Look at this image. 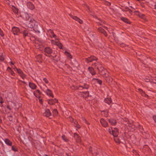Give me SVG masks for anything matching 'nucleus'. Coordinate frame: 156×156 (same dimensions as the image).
Returning <instances> with one entry per match:
<instances>
[{"label": "nucleus", "mask_w": 156, "mask_h": 156, "mask_svg": "<svg viewBox=\"0 0 156 156\" xmlns=\"http://www.w3.org/2000/svg\"><path fill=\"white\" fill-rule=\"evenodd\" d=\"M103 76L107 78L106 80H107L109 78V73L108 71H107V72L105 73Z\"/></svg>", "instance_id": "29"}, {"label": "nucleus", "mask_w": 156, "mask_h": 156, "mask_svg": "<svg viewBox=\"0 0 156 156\" xmlns=\"http://www.w3.org/2000/svg\"><path fill=\"white\" fill-rule=\"evenodd\" d=\"M49 96H51V97L53 98V96L52 94V92L49 90Z\"/></svg>", "instance_id": "37"}, {"label": "nucleus", "mask_w": 156, "mask_h": 156, "mask_svg": "<svg viewBox=\"0 0 156 156\" xmlns=\"http://www.w3.org/2000/svg\"><path fill=\"white\" fill-rule=\"evenodd\" d=\"M42 88L44 91L48 95L49 93V90L48 87L46 86L45 84H43Z\"/></svg>", "instance_id": "12"}, {"label": "nucleus", "mask_w": 156, "mask_h": 156, "mask_svg": "<svg viewBox=\"0 0 156 156\" xmlns=\"http://www.w3.org/2000/svg\"><path fill=\"white\" fill-rule=\"evenodd\" d=\"M12 150H13L14 151H16V149L13 146H12Z\"/></svg>", "instance_id": "44"}, {"label": "nucleus", "mask_w": 156, "mask_h": 156, "mask_svg": "<svg viewBox=\"0 0 156 156\" xmlns=\"http://www.w3.org/2000/svg\"><path fill=\"white\" fill-rule=\"evenodd\" d=\"M65 53L66 55L69 58H72V55L68 52L67 51H66L65 52Z\"/></svg>", "instance_id": "25"}, {"label": "nucleus", "mask_w": 156, "mask_h": 156, "mask_svg": "<svg viewBox=\"0 0 156 156\" xmlns=\"http://www.w3.org/2000/svg\"><path fill=\"white\" fill-rule=\"evenodd\" d=\"M49 54H50V53H51V50L49 49Z\"/></svg>", "instance_id": "54"}, {"label": "nucleus", "mask_w": 156, "mask_h": 156, "mask_svg": "<svg viewBox=\"0 0 156 156\" xmlns=\"http://www.w3.org/2000/svg\"><path fill=\"white\" fill-rule=\"evenodd\" d=\"M113 129H112V127H110L108 129V131L109 133L111 134H112V132Z\"/></svg>", "instance_id": "31"}, {"label": "nucleus", "mask_w": 156, "mask_h": 156, "mask_svg": "<svg viewBox=\"0 0 156 156\" xmlns=\"http://www.w3.org/2000/svg\"><path fill=\"white\" fill-rule=\"evenodd\" d=\"M57 101L55 98L54 99H49V105H53L54 103L57 102Z\"/></svg>", "instance_id": "16"}, {"label": "nucleus", "mask_w": 156, "mask_h": 156, "mask_svg": "<svg viewBox=\"0 0 156 156\" xmlns=\"http://www.w3.org/2000/svg\"><path fill=\"white\" fill-rule=\"evenodd\" d=\"M100 122L101 125L104 127H106L108 126V122L104 119H101Z\"/></svg>", "instance_id": "10"}, {"label": "nucleus", "mask_w": 156, "mask_h": 156, "mask_svg": "<svg viewBox=\"0 0 156 156\" xmlns=\"http://www.w3.org/2000/svg\"><path fill=\"white\" fill-rule=\"evenodd\" d=\"M109 123L112 126L115 125L116 124V121L114 119H111L109 120Z\"/></svg>", "instance_id": "14"}, {"label": "nucleus", "mask_w": 156, "mask_h": 156, "mask_svg": "<svg viewBox=\"0 0 156 156\" xmlns=\"http://www.w3.org/2000/svg\"><path fill=\"white\" fill-rule=\"evenodd\" d=\"M92 82L94 83H97L100 85H101L102 83V81L101 80L97 78H93L92 80Z\"/></svg>", "instance_id": "9"}, {"label": "nucleus", "mask_w": 156, "mask_h": 156, "mask_svg": "<svg viewBox=\"0 0 156 156\" xmlns=\"http://www.w3.org/2000/svg\"><path fill=\"white\" fill-rule=\"evenodd\" d=\"M88 69L89 71L92 75H94L95 74V72L94 71V69L92 67H89Z\"/></svg>", "instance_id": "18"}, {"label": "nucleus", "mask_w": 156, "mask_h": 156, "mask_svg": "<svg viewBox=\"0 0 156 156\" xmlns=\"http://www.w3.org/2000/svg\"><path fill=\"white\" fill-rule=\"evenodd\" d=\"M119 134V132L118 129L116 128H114L113 130L112 135H113L114 137L117 136Z\"/></svg>", "instance_id": "8"}, {"label": "nucleus", "mask_w": 156, "mask_h": 156, "mask_svg": "<svg viewBox=\"0 0 156 156\" xmlns=\"http://www.w3.org/2000/svg\"><path fill=\"white\" fill-rule=\"evenodd\" d=\"M39 101H40V103H41L42 101H41V100H40V99H39Z\"/></svg>", "instance_id": "55"}, {"label": "nucleus", "mask_w": 156, "mask_h": 156, "mask_svg": "<svg viewBox=\"0 0 156 156\" xmlns=\"http://www.w3.org/2000/svg\"><path fill=\"white\" fill-rule=\"evenodd\" d=\"M7 3L10 6H11L12 5H10L9 3V0H7L6 1Z\"/></svg>", "instance_id": "43"}, {"label": "nucleus", "mask_w": 156, "mask_h": 156, "mask_svg": "<svg viewBox=\"0 0 156 156\" xmlns=\"http://www.w3.org/2000/svg\"><path fill=\"white\" fill-rule=\"evenodd\" d=\"M49 36L53 38L54 40H51V43L52 44L58 46L60 49H62V46L58 40V38L54 34L52 30L49 29Z\"/></svg>", "instance_id": "1"}, {"label": "nucleus", "mask_w": 156, "mask_h": 156, "mask_svg": "<svg viewBox=\"0 0 156 156\" xmlns=\"http://www.w3.org/2000/svg\"><path fill=\"white\" fill-rule=\"evenodd\" d=\"M11 71V74L12 75H13V74L14 73L12 71V70Z\"/></svg>", "instance_id": "50"}, {"label": "nucleus", "mask_w": 156, "mask_h": 156, "mask_svg": "<svg viewBox=\"0 0 156 156\" xmlns=\"http://www.w3.org/2000/svg\"><path fill=\"white\" fill-rule=\"evenodd\" d=\"M23 18L24 20L26 21V25L27 26L30 27H32L33 26L34 22V20L33 19H31L28 14L27 13H25L23 15Z\"/></svg>", "instance_id": "2"}, {"label": "nucleus", "mask_w": 156, "mask_h": 156, "mask_svg": "<svg viewBox=\"0 0 156 156\" xmlns=\"http://www.w3.org/2000/svg\"><path fill=\"white\" fill-rule=\"evenodd\" d=\"M11 6V8L14 12L15 13H17L18 12V9L13 5Z\"/></svg>", "instance_id": "22"}, {"label": "nucleus", "mask_w": 156, "mask_h": 156, "mask_svg": "<svg viewBox=\"0 0 156 156\" xmlns=\"http://www.w3.org/2000/svg\"><path fill=\"white\" fill-rule=\"evenodd\" d=\"M66 154L67 155V156H69V155L67 154Z\"/></svg>", "instance_id": "59"}, {"label": "nucleus", "mask_w": 156, "mask_h": 156, "mask_svg": "<svg viewBox=\"0 0 156 156\" xmlns=\"http://www.w3.org/2000/svg\"><path fill=\"white\" fill-rule=\"evenodd\" d=\"M10 63L12 65H13V63L12 62H11Z\"/></svg>", "instance_id": "53"}, {"label": "nucleus", "mask_w": 156, "mask_h": 156, "mask_svg": "<svg viewBox=\"0 0 156 156\" xmlns=\"http://www.w3.org/2000/svg\"><path fill=\"white\" fill-rule=\"evenodd\" d=\"M46 156H47V155H46Z\"/></svg>", "instance_id": "62"}, {"label": "nucleus", "mask_w": 156, "mask_h": 156, "mask_svg": "<svg viewBox=\"0 0 156 156\" xmlns=\"http://www.w3.org/2000/svg\"><path fill=\"white\" fill-rule=\"evenodd\" d=\"M44 116H46L47 117H48L49 116L48 112V111H46L44 113Z\"/></svg>", "instance_id": "33"}, {"label": "nucleus", "mask_w": 156, "mask_h": 156, "mask_svg": "<svg viewBox=\"0 0 156 156\" xmlns=\"http://www.w3.org/2000/svg\"><path fill=\"white\" fill-rule=\"evenodd\" d=\"M153 119L154 121L156 122V115H154L153 117Z\"/></svg>", "instance_id": "40"}, {"label": "nucleus", "mask_w": 156, "mask_h": 156, "mask_svg": "<svg viewBox=\"0 0 156 156\" xmlns=\"http://www.w3.org/2000/svg\"><path fill=\"white\" fill-rule=\"evenodd\" d=\"M15 69L16 70H17L18 73L20 74L21 77L23 79H24L25 77V75L24 74L22 71L20 69H18L16 68L15 67Z\"/></svg>", "instance_id": "5"}, {"label": "nucleus", "mask_w": 156, "mask_h": 156, "mask_svg": "<svg viewBox=\"0 0 156 156\" xmlns=\"http://www.w3.org/2000/svg\"><path fill=\"white\" fill-rule=\"evenodd\" d=\"M4 60V58L3 56L2 55L0 56V61H2Z\"/></svg>", "instance_id": "36"}, {"label": "nucleus", "mask_w": 156, "mask_h": 156, "mask_svg": "<svg viewBox=\"0 0 156 156\" xmlns=\"http://www.w3.org/2000/svg\"><path fill=\"white\" fill-rule=\"evenodd\" d=\"M121 19L122 21H123L125 23H130V21H129V20L127 19L126 18L122 17L121 18Z\"/></svg>", "instance_id": "21"}, {"label": "nucleus", "mask_w": 156, "mask_h": 156, "mask_svg": "<svg viewBox=\"0 0 156 156\" xmlns=\"http://www.w3.org/2000/svg\"><path fill=\"white\" fill-rule=\"evenodd\" d=\"M27 6L29 9L32 10H34L35 8L33 4L30 2H28L27 3Z\"/></svg>", "instance_id": "7"}, {"label": "nucleus", "mask_w": 156, "mask_h": 156, "mask_svg": "<svg viewBox=\"0 0 156 156\" xmlns=\"http://www.w3.org/2000/svg\"><path fill=\"white\" fill-rule=\"evenodd\" d=\"M83 121L84 122H85V123H86V124H89V123H88V122H87V121L86 120L84 119H83Z\"/></svg>", "instance_id": "41"}, {"label": "nucleus", "mask_w": 156, "mask_h": 156, "mask_svg": "<svg viewBox=\"0 0 156 156\" xmlns=\"http://www.w3.org/2000/svg\"><path fill=\"white\" fill-rule=\"evenodd\" d=\"M97 58L96 57L93 56H92L88 58H86V61L87 63H89L91 62L93 60H97Z\"/></svg>", "instance_id": "6"}, {"label": "nucleus", "mask_w": 156, "mask_h": 156, "mask_svg": "<svg viewBox=\"0 0 156 156\" xmlns=\"http://www.w3.org/2000/svg\"><path fill=\"white\" fill-rule=\"evenodd\" d=\"M22 82V83H25V81H23Z\"/></svg>", "instance_id": "56"}, {"label": "nucleus", "mask_w": 156, "mask_h": 156, "mask_svg": "<svg viewBox=\"0 0 156 156\" xmlns=\"http://www.w3.org/2000/svg\"><path fill=\"white\" fill-rule=\"evenodd\" d=\"M12 32L14 35H17L20 32V30L18 27H14L12 28Z\"/></svg>", "instance_id": "4"}, {"label": "nucleus", "mask_w": 156, "mask_h": 156, "mask_svg": "<svg viewBox=\"0 0 156 156\" xmlns=\"http://www.w3.org/2000/svg\"><path fill=\"white\" fill-rule=\"evenodd\" d=\"M109 5H110V3H109Z\"/></svg>", "instance_id": "60"}, {"label": "nucleus", "mask_w": 156, "mask_h": 156, "mask_svg": "<svg viewBox=\"0 0 156 156\" xmlns=\"http://www.w3.org/2000/svg\"><path fill=\"white\" fill-rule=\"evenodd\" d=\"M138 90L141 93H142V91H143L141 89H139Z\"/></svg>", "instance_id": "46"}, {"label": "nucleus", "mask_w": 156, "mask_h": 156, "mask_svg": "<svg viewBox=\"0 0 156 156\" xmlns=\"http://www.w3.org/2000/svg\"><path fill=\"white\" fill-rule=\"evenodd\" d=\"M43 80L45 82V83L47 84H48V79L46 78H43Z\"/></svg>", "instance_id": "35"}, {"label": "nucleus", "mask_w": 156, "mask_h": 156, "mask_svg": "<svg viewBox=\"0 0 156 156\" xmlns=\"http://www.w3.org/2000/svg\"><path fill=\"white\" fill-rule=\"evenodd\" d=\"M74 136L75 138L76 139L77 141L78 142H80V137H79L78 135L76 133H75L74 134Z\"/></svg>", "instance_id": "19"}, {"label": "nucleus", "mask_w": 156, "mask_h": 156, "mask_svg": "<svg viewBox=\"0 0 156 156\" xmlns=\"http://www.w3.org/2000/svg\"><path fill=\"white\" fill-rule=\"evenodd\" d=\"M5 141L6 144L7 145H11L12 144V143L8 139H5Z\"/></svg>", "instance_id": "26"}, {"label": "nucleus", "mask_w": 156, "mask_h": 156, "mask_svg": "<svg viewBox=\"0 0 156 156\" xmlns=\"http://www.w3.org/2000/svg\"><path fill=\"white\" fill-rule=\"evenodd\" d=\"M45 55L48 56L49 55V48H46L44 49Z\"/></svg>", "instance_id": "23"}, {"label": "nucleus", "mask_w": 156, "mask_h": 156, "mask_svg": "<svg viewBox=\"0 0 156 156\" xmlns=\"http://www.w3.org/2000/svg\"><path fill=\"white\" fill-rule=\"evenodd\" d=\"M29 86L32 89H35L36 88L37 86L34 83L30 82L29 83Z\"/></svg>", "instance_id": "13"}, {"label": "nucleus", "mask_w": 156, "mask_h": 156, "mask_svg": "<svg viewBox=\"0 0 156 156\" xmlns=\"http://www.w3.org/2000/svg\"><path fill=\"white\" fill-rule=\"evenodd\" d=\"M0 102L1 103H3V101H2V98L1 97H0Z\"/></svg>", "instance_id": "42"}, {"label": "nucleus", "mask_w": 156, "mask_h": 156, "mask_svg": "<svg viewBox=\"0 0 156 156\" xmlns=\"http://www.w3.org/2000/svg\"><path fill=\"white\" fill-rule=\"evenodd\" d=\"M105 103H106L108 105H110L112 101L110 98H107L105 99L104 100Z\"/></svg>", "instance_id": "17"}, {"label": "nucleus", "mask_w": 156, "mask_h": 156, "mask_svg": "<svg viewBox=\"0 0 156 156\" xmlns=\"http://www.w3.org/2000/svg\"><path fill=\"white\" fill-rule=\"evenodd\" d=\"M62 139L64 140L65 142H67L68 141L67 139L64 136H62Z\"/></svg>", "instance_id": "30"}, {"label": "nucleus", "mask_w": 156, "mask_h": 156, "mask_svg": "<svg viewBox=\"0 0 156 156\" xmlns=\"http://www.w3.org/2000/svg\"><path fill=\"white\" fill-rule=\"evenodd\" d=\"M154 8L156 10V4L154 5Z\"/></svg>", "instance_id": "52"}, {"label": "nucleus", "mask_w": 156, "mask_h": 156, "mask_svg": "<svg viewBox=\"0 0 156 156\" xmlns=\"http://www.w3.org/2000/svg\"><path fill=\"white\" fill-rule=\"evenodd\" d=\"M9 119L10 120H12V116H10L9 117Z\"/></svg>", "instance_id": "45"}, {"label": "nucleus", "mask_w": 156, "mask_h": 156, "mask_svg": "<svg viewBox=\"0 0 156 156\" xmlns=\"http://www.w3.org/2000/svg\"><path fill=\"white\" fill-rule=\"evenodd\" d=\"M89 151L90 152H91L92 154H93V153H95L96 154V155H97L98 154V153L97 152H95V151H94V149H93V150L92 148L91 147H90L89 148Z\"/></svg>", "instance_id": "24"}, {"label": "nucleus", "mask_w": 156, "mask_h": 156, "mask_svg": "<svg viewBox=\"0 0 156 156\" xmlns=\"http://www.w3.org/2000/svg\"><path fill=\"white\" fill-rule=\"evenodd\" d=\"M34 94L36 97H37L40 94V91L39 90H36L34 92Z\"/></svg>", "instance_id": "20"}, {"label": "nucleus", "mask_w": 156, "mask_h": 156, "mask_svg": "<svg viewBox=\"0 0 156 156\" xmlns=\"http://www.w3.org/2000/svg\"><path fill=\"white\" fill-rule=\"evenodd\" d=\"M71 118V119H70V121H71V122H73V119L72 118Z\"/></svg>", "instance_id": "51"}, {"label": "nucleus", "mask_w": 156, "mask_h": 156, "mask_svg": "<svg viewBox=\"0 0 156 156\" xmlns=\"http://www.w3.org/2000/svg\"><path fill=\"white\" fill-rule=\"evenodd\" d=\"M80 87H81L83 88H86L87 89L88 88V86L87 85H84V86L83 87H82L81 86H80Z\"/></svg>", "instance_id": "38"}, {"label": "nucleus", "mask_w": 156, "mask_h": 156, "mask_svg": "<svg viewBox=\"0 0 156 156\" xmlns=\"http://www.w3.org/2000/svg\"><path fill=\"white\" fill-rule=\"evenodd\" d=\"M49 116L51 115V113L50 112H49Z\"/></svg>", "instance_id": "58"}, {"label": "nucleus", "mask_w": 156, "mask_h": 156, "mask_svg": "<svg viewBox=\"0 0 156 156\" xmlns=\"http://www.w3.org/2000/svg\"><path fill=\"white\" fill-rule=\"evenodd\" d=\"M23 34L24 37L27 36L28 35V31L27 30H25L23 32Z\"/></svg>", "instance_id": "27"}, {"label": "nucleus", "mask_w": 156, "mask_h": 156, "mask_svg": "<svg viewBox=\"0 0 156 156\" xmlns=\"http://www.w3.org/2000/svg\"><path fill=\"white\" fill-rule=\"evenodd\" d=\"M98 30L100 32H101L102 33L104 34V33H105L104 30L103 29L101 28H99L98 29Z\"/></svg>", "instance_id": "32"}, {"label": "nucleus", "mask_w": 156, "mask_h": 156, "mask_svg": "<svg viewBox=\"0 0 156 156\" xmlns=\"http://www.w3.org/2000/svg\"><path fill=\"white\" fill-rule=\"evenodd\" d=\"M36 58L37 62H41L42 61V55L41 54L38 55L37 56Z\"/></svg>", "instance_id": "15"}, {"label": "nucleus", "mask_w": 156, "mask_h": 156, "mask_svg": "<svg viewBox=\"0 0 156 156\" xmlns=\"http://www.w3.org/2000/svg\"><path fill=\"white\" fill-rule=\"evenodd\" d=\"M76 127L78 128H80V126L78 124L76 126Z\"/></svg>", "instance_id": "48"}, {"label": "nucleus", "mask_w": 156, "mask_h": 156, "mask_svg": "<svg viewBox=\"0 0 156 156\" xmlns=\"http://www.w3.org/2000/svg\"><path fill=\"white\" fill-rule=\"evenodd\" d=\"M0 35L2 37H3L4 36V34H3V33L2 31V30L0 28Z\"/></svg>", "instance_id": "34"}, {"label": "nucleus", "mask_w": 156, "mask_h": 156, "mask_svg": "<svg viewBox=\"0 0 156 156\" xmlns=\"http://www.w3.org/2000/svg\"><path fill=\"white\" fill-rule=\"evenodd\" d=\"M86 94H88V92H86Z\"/></svg>", "instance_id": "57"}, {"label": "nucleus", "mask_w": 156, "mask_h": 156, "mask_svg": "<svg viewBox=\"0 0 156 156\" xmlns=\"http://www.w3.org/2000/svg\"><path fill=\"white\" fill-rule=\"evenodd\" d=\"M142 95L143 96H147V95H146L145 93H144V92H143V91H142V93H141Z\"/></svg>", "instance_id": "39"}, {"label": "nucleus", "mask_w": 156, "mask_h": 156, "mask_svg": "<svg viewBox=\"0 0 156 156\" xmlns=\"http://www.w3.org/2000/svg\"><path fill=\"white\" fill-rule=\"evenodd\" d=\"M70 16L73 19L75 20L78 21L79 23L80 24L82 23V21L80 19L78 18L76 16H73L72 14L70 15Z\"/></svg>", "instance_id": "11"}, {"label": "nucleus", "mask_w": 156, "mask_h": 156, "mask_svg": "<svg viewBox=\"0 0 156 156\" xmlns=\"http://www.w3.org/2000/svg\"><path fill=\"white\" fill-rule=\"evenodd\" d=\"M7 69L9 71H11L12 70L11 68L9 67H8Z\"/></svg>", "instance_id": "47"}, {"label": "nucleus", "mask_w": 156, "mask_h": 156, "mask_svg": "<svg viewBox=\"0 0 156 156\" xmlns=\"http://www.w3.org/2000/svg\"><path fill=\"white\" fill-rule=\"evenodd\" d=\"M117 136L116 137H114V140L115 141V142L118 143H120V140L119 138H118L117 137Z\"/></svg>", "instance_id": "28"}, {"label": "nucleus", "mask_w": 156, "mask_h": 156, "mask_svg": "<svg viewBox=\"0 0 156 156\" xmlns=\"http://www.w3.org/2000/svg\"><path fill=\"white\" fill-rule=\"evenodd\" d=\"M94 65L97 67L98 71L101 72V74L103 76H104V75L107 71V70L102 67L101 63L98 62H97L94 63Z\"/></svg>", "instance_id": "3"}, {"label": "nucleus", "mask_w": 156, "mask_h": 156, "mask_svg": "<svg viewBox=\"0 0 156 156\" xmlns=\"http://www.w3.org/2000/svg\"><path fill=\"white\" fill-rule=\"evenodd\" d=\"M76 66H75L76 67H77V66H78L79 64H78L77 62H76Z\"/></svg>", "instance_id": "49"}, {"label": "nucleus", "mask_w": 156, "mask_h": 156, "mask_svg": "<svg viewBox=\"0 0 156 156\" xmlns=\"http://www.w3.org/2000/svg\"><path fill=\"white\" fill-rule=\"evenodd\" d=\"M105 36H107V35H105Z\"/></svg>", "instance_id": "61"}]
</instances>
